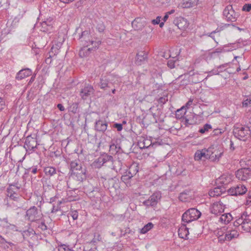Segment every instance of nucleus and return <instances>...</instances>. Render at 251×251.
<instances>
[{
  "mask_svg": "<svg viewBox=\"0 0 251 251\" xmlns=\"http://www.w3.org/2000/svg\"><path fill=\"white\" fill-rule=\"evenodd\" d=\"M86 170H80L76 172H71L72 177L67 182L68 187L71 189L77 190L81 185V183L86 179Z\"/></svg>",
  "mask_w": 251,
  "mask_h": 251,
  "instance_id": "obj_1",
  "label": "nucleus"
},
{
  "mask_svg": "<svg viewBox=\"0 0 251 251\" xmlns=\"http://www.w3.org/2000/svg\"><path fill=\"white\" fill-rule=\"evenodd\" d=\"M233 133L236 138L246 141L250 137L251 130L248 126L236 125L234 127Z\"/></svg>",
  "mask_w": 251,
  "mask_h": 251,
  "instance_id": "obj_2",
  "label": "nucleus"
},
{
  "mask_svg": "<svg viewBox=\"0 0 251 251\" xmlns=\"http://www.w3.org/2000/svg\"><path fill=\"white\" fill-rule=\"evenodd\" d=\"M80 42H82L84 46L88 47L91 45L95 49L98 48V46L101 44L100 40L94 41L90 35L88 31L85 30L82 32L79 38Z\"/></svg>",
  "mask_w": 251,
  "mask_h": 251,
  "instance_id": "obj_3",
  "label": "nucleus"
},
{
  "mask_svg": "<svg viewBox=\"0 0 251 251\" xmlns=\"http://www.w3.org/2000/svg\"><path fill=\"white\" fill-rule=\"evenodd\" d=\"M201 216V212L195 208L189 209L182 216V221L189 223L198 219Z\"/></svg>",
  "mask_w": 251,
  "mask_h": 251,
  "instance_id": "obj_4",
  "label": "nucleus"
},
{
  "mask_svg": "<svg viewBox=\"0 0 251 251\" xmlns=\"http://www.w3.org/2000/svg\"><path fill=\"white\" fill-rule=\"evenodd\" d=\"M223 16L227 22H234L236 21L239 15L234 11L231 5H228L223 11Z\"/></svg>",
  "mask_w": 251,
  "mask_h": 251,
  "instance_id": "obj_5",
  "label": "nucleus"
},
{
  "mask_svg": "<svg viewBox=\"0 0 251 251\" xmlns=\"http://www.w3.org/2000/svg\"><path fill=\"white\" fill-rule=\"evenodd\" d=\"M42 214L37 208L33 206L30 207L26 212L25 219L30 222H36L41 217Z\"/></svg>",
  "mask_w": 251,
  "mask_h": 251,
  "instance_id": "obj_6",
  "label": "nucleus"
},
{
  "mask_svg": "<svg viewBox=\"0 0 251 251\" xmlns=\"http://www.w3.org/2000/svg\"><path fill=\"white\" fill-rule=\"evenodd\" d=\"M113 157L111 155L105 153L100 156L96 159L92 164V166L94 168L100 169L106 163L112 161Z\"/></svg>",
  "mask_w": 251,
  "mask_h": 251,
  "instance_id": "obj_7",
  "label": "nucleus"
},
{
  "mask_svg": "<svg viewBox=\"0 0 251 251\" xmlns=\"http://www.w3.org/2000/svg\"><path fill=\"white\" fill-rule=\"evenodd\" d=\"M37 145L36 138L32 137L31 136H28L25 139L24 147L29 154L35 151V149L37 148Z\"/></svg>",
  "mask_w": 251,
  "mask_h": 251,
  "instance_id": "obj_8",
  "label": "nucleus"
},
{
  "mask_svg": "<svg viewBox=\"0 0 251 251\" xmlns=\"http://www.w3.org/2000/svg\"><path fill=\"white\" fill-rule=\"evenodd\" d=\"M115 78H116V76L112 74L102 76L99 83L100 87L101 89L103 90L106 89V88H110V84L115 82V81H114Z\"/></svg>",
  "mask_w": 251,
  "mask_h": 251,
  "instance_id": "obj_9",
  "label": "nucleus"
},
{
  "mask_svg": "<svg viewBox=\"0 0 251 251\" xmlns=\"http://www.w3.org/2000/svg\"><path fill=\"white\" fill-rule=\"evenodd\" d=\"M161 197V193L160 192H155L150 197L149 199L143 202V204L147 206H155L160 200Z\"/></svg>",
  "mask_w": 251,
  "mask_h": 251,
  "instance_id": "obj_10",
  "label": "nucleus"
},
{
  "mask_svg": "<svg viewBox=\"0 0 251 251\" xmlns=\"http://www.w3.org/2000/svg\"><path fill=\"white\" fill-rule=\"evenodd\" d=\"M235 175L239 180L246 181L251 178V169L249 168L240 169L236 172Z\"/></svg>",
  "mask_w": 251,
  "mask_h": 251,
  "instance_id": "obj_11",
  "label": "nucleus"
},
{
  "mask_svg": "<svg viewBox=\"0 0 251 251\" xmlns=\"http://www.w3.org/2000/svg\"><path fill=\"white\" fill-rule=\"evenodd\" d=\"M225 206L226 205L221 200L214 202L210 207V212L215 215H221L224 212Z\"/></svg>",
  "mask_w": 251,
  "mask_h": 251,
  "instance_id": "obj_12",
  "label": "nucleus"
},
{
  "mask_svg": "<svg viewBox=\"0 0 251 251\" xmlns=\"http://www.w3.org/2000/svg\"><path fill=\"white\" fill-rule=\"evenodd\" d=\"M247 191V188L243 184H238L228 189V193L232 196L242 195Z\"/></svg>",
  "mask_w": 251,
  "mask_h": 251,
  "instance_id": "obj_13",
  "label": "nucleus"
},
{
  "mask_svg": "<svg viewBox=\"0 0 251 251\" xmlns=\"http://www.w3.org/2000/svg\"><path fill=\"white\" fill-rule=\"evenodd\" d=\"M94 89L92 86L89 84L85 85L83 88L81 90L80 96L84 100H87L91 95L94 93Z\"/></svg>",
  "mask_w": 251,
  "mask_h": 251,
  "instance_id": "obj_14",
  "label": "nucleus"
},
{
  "mask_svg": "<svg viewBox=\"0 0 251 251\" xmlns=\"http://www.w3.org/2000/svg\"><path fill=\"white\" fill-rule=\"evenodd\" d=\"M232 181L231 177L229 176L222 175L216 180V183L219 186L225 190L226 186Z\"/></svg>",
  "mask_w": 251,
  "mask_h": 251,
  "instance_id": "obj_15",
  "label": "nucleus"
},
{
  "mask_svg": "<svg viewBox=\"0 0 251 251\" xmlns=\"http://www.w3.org/2000/svg\"><path fill=\"white\" fill-rule=\"evenodd\" d=\"M173 23L175 25L177 26L179 29L182 30L187 28L189 25L186 19L182 17L176 18L173 21Z\"/></svg>",
  "mask_w": 251,
  "mask_h": 251,
  "instance_id": "obj_16",
  "label": "nucleus"
},
{
  "mask_svg": "<svg viewBox=\"0 0 251 251\" xmlns=\"http://www.w3.org/2000/svg\"><path fill=\"white\" fill-rule=\"evenodd\" d=\"M239 236L238 232L235 229H232L227 227V231L225 235L224 242L225 241H231V240L236 238Z\"/></svg>",
  "mask_w": 251,
  "mask_h": 251,
  "instance_id": "obj_17",
  "label": "nucleus"
},
{
  "mask_svg": "<svg viewBox=\"0 0 251 251\" xmlns=\"http://www.w3.org/2000/svg\"><path fill=\"white\" fill-rule=\"evenodd\" d=\"M4 204L7 208H11L14 210L18 209L23 206L22 203L21 201H6L4 200Z\"/></svg>",
  "mask_w": 251,
  "mask_h": 251,
  "instance_id": "obj_18",
  "label": "nucleus"
},
{
  "mask_svg": "<svg viewBox=\"0 0 251 251\" xmlns=\"http://www.w3.org/2000/svg\"><path fill=\"white\" fill-rule=\"evenodd\" d=\"M53 19H47L41 23L40 30L44 32H50L52 28V21Z\"/></svg>",
  "mask_w": 251,
  "mask_h": 251,
  "instance_id": "obj_19",
  "label": "nucleus"
},
{
  "mask_svg": "<svg viewBox=\"0 0 251 251\" xmlns=\"http://www.w3.org/2000/svg\"><path fill=\"white\" fill-rule=\"evenodd\" d=\"M31 74L32 71L30 69L26 68L22 69L17 74L16 79L20 80L31 75Z\"/></svg>",
  "mask_w": 251,
  "mask_h": 251,
  "instance_id": "obj_20",
  "label": "nucleus"
},
{
  "mask_svg": "<svg viewBox=\"0 0 251 251\" xmlns=\"http://www.w3.org/2000/svg\"><path fill=\"white\" fill-rule=\"evenodd\" d=\"M70 172H76L83 169L82 164L79 159H75L70 162Z\"/></svg>",
  "mask_w": 251,
  "mask_h": 251,
  "instance_id": "obj_21",
  "label": "nucleus"
},
{
  "mask_svg": "<svg viewBox=\"0 0 251 251\" xmlns=\"http://www.w3.org/2000/svg\"><path fill=\"white\" fill-rule=\"evenodd\" d=\"M21 185L18 182L10 184L7 188V194H19Z\"/></svg>",
  "mask_w": 251,
  "mask_h": 251,
  "instance_id": "obj_22",
  "label": "nucleus"
},
{
  "mask_svg": "<svg viewBox=\"0 0 251 251\" xmlns=\"http://www.w3.org/2000/svg\"><path fill=\"white\" fill-rule=\"evenodd\" d=\"M107 128V123L102 120H99L95 123V129L97 131L103 133Z\"/></svg>",
  "mask_w": 251,
  "mask_h": 251,
  "instance_id": "obj_23",
  "label": "nucleus"
},
{
  "mask_svg": "<svg viewBox=\"0 0 251 251\" xmlns=\"http://www.w3.org/2000/svg\"><path fill=\"white\" fill-rule=\"evenodd\" d=\"M148 54L144 51L138 52L136 55L135 63L138 65H141L144 64L147 59Z\"/></svg>",
  "mask_w": 251,
  "mask_h": 251,
  "instance_id": "obj_24",
  "label": "nucleus"
},
{
  "mask_svg": "<svg viewBox=\"0 0 251 251\" xmlns=\"http://www.w3.org/2000/svg\"><path fill=\"white\" fill-rule=\"evenodd\" d=\"M206 149L197 150L195 153L194 159L196 161L207 159V157L208 154H205Z\"/></svg>",
  "mask_w": 251,
  "mask_h": 251,
  "instance_id": "obj_25",
  "label": "nucleus"
},
{
  "mask_svg": "<svg viewBox=\"0 0 251 251\" xmlns=\"http://www.w3.org/2000/svg\"><path fill=\"white\" fill-rule=\"evenodd\" d=\"M192 192L189 190H185L181 192L179 196V199L182 201H187L192 199Z\"/></svg>",
  "mask_w": 251,
  "mask_h": 251,
  "instance_id": "obj_26",
  "label": "nucleus"
},
{
  "mask_svg": "<svg viewBox=\"0 0 251 251\" xmlns=\"http://www.w3.org/2000/svg\"><path fill=\"white\" fill-rule=\"evenodd\" d=\"M189 234L188 228L185 225H182L178 230V234L180 238L182 239H188V236Z\"/></svg>",
  "mask_w": 251,
  "mask_h": 251,
  "instance_id": "obj_27",
  "label": "nucleus"
},
{
  "mask_svg": "<svg viewBox=\"0 0 251 251\" xmlns=\"http://www.w3.org/2000/svg\"><path fill=\"white\" fill-rule=\"evenodd\" d=\"M198 1V0H183L179 6L183 8L192 7L197 4Z\"/></svg>",
  "mask_w": 251,
  "mask_h": 251,
  "instance_id": "obj_28",
  "label": "nucleus"
},
{
  "mask_svg": "<svg viewBox=\"0 0 251 251\" xmlns=\"http://www.w3.org/2000/svg\"><path fill=\"white\" fill-rule=\"evenodd\" d=\"M227 229V226H223L222 228L218 229L217 231V236H218V241L221 243L224 242L225 235Z\"/></svg>",
  "mask_w": 251,
  "mask_h": 251,
  "instance_id": "obj_29",
  "label": "nucleus"
},
{
  "mask_svg": "<svg viewBox=\"0 0 251 251\" xmlns=\"http://www.w3.org/2000/svg\"><path fill=\"white\" fill-rule=\"evenodd\" d=\"M225 190L222 188L220 186L215 187L213 189H211L209 192V195L211 197H215L216 196H220Z\"/></svg>",
  "mask_w": 251,
  "mask_h": 251,
  "instance_id": "obj_30",
  "label": "nucleus"
},
{
  "mask_svg": "<svg viewBox=\"0 0 251 251\" xmlns=\"http://www.w3.org/2000/svg\"><path fill=\"white\" fill-rule=\"evenodd\" d=\"M95 49L93 46L88 48L87 46H84L79 50V55L81 57H84L88 56L91 50Z\"/></svg>",
  "mask_w": 251,
  "mask_h": 251,
  "instance_id": "obj_31",
  "label": "nucleus"
},
{
  "mask_svg": "<svg viewBox=\"0 0 251 251\" xmlns=\"http://www.w3.org/2000/svg\"><path fill=\"white\" fill-rule=\"evenodd\" d=\"M139 171L138 164L136 163H132L129 167L128 170L126 171V174L134 176Z\"/></svg>",
  "mask_w": 251,
  "mask_h": 251,
  "instance_id": "obj_32",
  "label": "nucleus"
},
{
  "mask_svg": "<svg viewBox=\"0 0 251 251\" xmlns=\"http://www.w3.org/2000/svg\"><path fill=\"white\" fill-rule=\"evenodd\" d=\"M132 176L129 174H127L126 172H125L124 175L121 176V180L125 183L127 187H130L131 185V179Z\"/></svg>",
  "mask_w": 251,
  "mask_h": 251,
  "instance_id": "obj_33",
  "label": "nucleus"
},
{
  "mask_svg": "<svg viewBox=\"0 0 251 251\" xmlns=\"http://www.w3.org/2000/svg\"><path fill=\"white\" fill-rule=\"evenodd\" d=\"M248 216L247 213H244L241 216V218L237 220L234 223L235 226H241L242 228L243 229V226L245 223H246L248 219Z\"/></svg>",
  "mask_w": 251,
  "mask_h": 251,
  "instance_id": "obj_34",
  "label": "nucleus"
},
{
  "mask_svg": "<svg viewBox=\"0 0 251 251\" xmlns=\"http://www.w3.org/2000/svg\"><path fill=\"white\" fill-rule=\"evenodd\" d=\"M56 169L55 167L48 166L44 168V172L46 176L50 177L56 174Z\"/></svg>",
  "mask_w": 251,
  "mask_h": 251,
  "instance_id": "obj_35",
  "label": "nucleus"
},
{
  "mask_svg": "<svg viewBox=\"0 0 251 251\" xmlns=\"http://www.w3.org/2000/svg\"><path fill=\"white\" fill-rule=\"evenodd\" d=\"M232 217L230 213L222 214L219 218V221L225 224H228L232 220Z\"/></svg>",
  "mask_w": 251,
  "mask_h": 251,
  "instance_id": "obj_36",
  "label": "nucleus"
},
{
  "mask_svg": "<svg viewBox=\"0 0 251 251\" xmlns=\"http://www.w3.org/2000/svg\"><path fill=\"white\" fill-rule=\"evenodd\" d=\"M22 198L20 194H7V198L4 199L6 201H21Z\"/></svg>",
  "mask_w": 251,
  "mask_h": 251,
  "instance_id": "obj_37",
  "label": "nucleus"
},
{
  "mask_svg": "<svg viewBox=\"0 0 251 251\" xmlns=\"http://www.w3.org/2000/svg\"><path fill=\"white\" fill-rule=\"evenodd\" d=\"M122 149L118 145H116L114 143H112L110 145L109 151L112 154H116L120 152Z\"/></svg>",
  "mask_w": 251,
  "mask_h": 251,
  "instance_id": "obj_38",
  "label": "nucleus"
},
{
  "mask_svg": "<svg viewBox=\"0 0 251 251\" xmlns=\"http://www.w3.org/2000/svg\"><path fill=\"white\" fill-rule=\"evenodd\" d=\"M109 162L112 163L113 164V170H121L123 166V163L120 160H114L113 158L112 159V161H110Z\"/></svg>",
  "mask_w": 251,
  "mask_h": 251,
  "instance_id": "obj_39",
  "label": "nucleus"
},
{
  "mask_svg": "<svg viewBox=\"0 0 251 251\" xmlns=\"http://www.w3.org/2000/svg\"><path fill=\"white\" fill-rule=\"evenodd\" d=\"M186 108L184 106L182 107L180 109H177L176 112V117L177 119H180L183 117L186 113Z\"/></svg>",
  "mask_w": 251,
  "mask_h": 251,
  "instance_id": "obj_40",
  "label": "nucleus"
},
{
  "mask_svg": "<svg viewBox=\"0 0 251 251\" xmlns=\"http://www.w3.org/2000/svg\"><path fill=\"white\" fill-rule=\"evenodd\" d=\"M35 234V232L32 229H29L27 230H25L23 233V236L24 238L26 239L29 237H32Z\"/></svg>",
  "mask_w": 251,
  "mask_h": 251,
  "instance_id": "obj_41",
  "label": "nucleus"
},
{
  "mask_svg": "<svg viewBox=\"0 0 251 251\" xmlns=\"http://www.w3.org/2000/svg\"><path fill=\"white\" fill-rule=\"evenodd\" d=\"M153 227V225L151 223H149L140 229L141 234H145Z\"/></svg>",
  "mask_w": 251,
  "mask_h": 251,
  "instance_id": "obj_42",
  "label": "nucleus"
},
{
  "mask_svg": "<svg viewBox=\"0 0 251 251\" xmlns=\"http://www.w3.org/2000/svg\"><path fill=\"white\" fill-rule=\"evenodd\" d=\"M246 222L243 224V230L247 232H251V219L249 218V216Z\"/></svg>",
  "mask_w": 251,
  "mask_h": 251,
  "instance_id": "obj_43",
  "label": "nucleus"
},
{
  "mask_svg": "<svg viewBox=\"0 0 251 251\" xmlns=\"http://www.w3.org/2000/svg\"><path fill=\"white\" fill-rule=\"evenodd\" d=\"M223 155V152H218V151L216 152L211 156L210 160L212 162H217L219 160L220 158Z\"/></svg>",
  "mask_w": 251,
  "mask_h": 251,
  "instance_id": "obj_44",
  "label": "nucleus"
},
{
  "mask_svg": "<svg viewBox=\"0 0 251 251\" xmlns=\"http://www.w3.org/2000/svg\"><path fill=\"white\" fill-rule=\"evenodd\" d=\"M112 170H109L106 174H104L103 176H101V178L103 179L104 180H112L113 178V176L112 175Z\"/></svg>",
  "mask_w": 251,
  "mask_h": 251,
  "instance_id": "obj_45",
  "label": "nucleus"
},
{
  "mask_svg": "<svg viewBox=\"0 0 251 251\" xmlns=\"http://www.w3.org/2000/svg\"><path fill=\"white\" fill-rule=\"evenodd\" d=\"M212 128V126L210 124H206L203 126L199 130L201 133H204L205 132L208 131L210 129Z\"/></svg>",
  "mask_w": 251,
  "mask_h": 251,
  "instance_id": "obj_46",
  "label": "nucleus"
},
{
  "mask_svg": "<svg viewBox=\"0 0 251 251\" xmlns=\"http://www.w3.org/2000/svg\"><path fill=\"white\" fill-rule=\"evenodd\" d=\"M213 149L214 148L211 147H210L207 149H206L205 154H208V156L206 157L207 159L210 160V158L211 157V156H212V155L214 154V153L216 152V150L213 151Z\"/></svg>",
  "mask_w": 251,
  "mask_h": 251,
  "instance_id": "obj_47",
  "label": "nucleus"
},
{
  "mask_svg": "<svg viewBox=\"0 0 251 251\" xmlns=\"http://www.w3.org/2000/svg\"><path fill=\"white\" fill-rule=\"evenodd\" d=\"M70 110L74 113H76L78 108V103L76 102H74L70 107Z\"/></svg>",
  "mask_w": 251,
  "mask_h": 251,
  "instance_id": "obj_48",
  "label": "nucleus"
},
{
  "mask_svg": "<svg viewBox=\"0 0 251 251\" xmlns=\"http://www.w3.org/2000/svg\"><path fill=\"white\" fill-rule=\"evenodd\" d=\"M96 28L100 32H102L104 30L105 27L102 22H100L98 23Z\"/></svg>",
  "mask_w": 251,
  "mask_h": 251,
  "instance_id": "obj_49",
  "label": "nucleus"
},
{
  "mask_svg": "<svg viewBox=\"0 0 251 251\" xmlns=\"http://www.w3.org/2000/svg\"><path fill=\"white\" fill-rule=\"evenodd\" d=\"M69 214L74 220H76L78 218V214L76 210L71 211Z\"/></svg>",
  "mask_w": 251,
  "mask_h": 251,
  "instance_id": "obj_50",
  "label": "nucleus"
},
{
  "mask_svg": "<svg viewBox=\"0 0 251 251\" xmlns=\"http://www.w3.org/2000/svg\"><path fill=\"white\" fill-rule=\"evenodd\" d=\"M59 251H72V250L70 249L69 246H67L65 244L61 245L59 246L58 249Z\"/></svg>",
  "mask_w": 251,
  "mask_h": 251,
  "instance_id": "obj_51",
  "label": "nucleus"
},
{
  "mask_svg": "<svg viewBox=\"0 0 251 251\" xmlns=\"http://www.w3.org/2000/svg\"><path fill=\"white\" fill-rule=\"evenodd\" d=\"M27 172L28 174L32 173L35 174L37 173L38 171V169L37 166H33L30 168H28L27 170Z\"/></svg>",
  "mask_w": 251,
  "mask_h": 251,
  "instance_id": "obj_52",
  "label": "nucleus"
},
{
  "mask_svg": "<svg viewBox=\"0 0 251 251\" xmlns=\"http://www.w3.org/2000/svg\"><path fill=\"white\" fill-rule=\"evenodd\" d=\"M175 62L176 61L174 60V59H171L168 61L167 66L170 69H173L175 67Z\"/></svg>",
  "mask_w": 251,
  "mask_h": 251,
  "instance_id": "obj_53",
  "label": "nucleus"
},
{
  "mask_svg": "<svg viewBox=\"0 0 251 251\" xmlns=\"http://www.w3.org/2000/svg\"><path fill=\"white\" fill-rule=\"evenodd\" d=\"M37 227L42 231L47 229V226L44 222H41L40 223H39Z\"/></svg>",
  "mask_w": 251,
  "mask_h": 251,
  "instance_id": "obj_54",
  "label": "nucleus"
},
{
  "mask_svg": "<svg viewBox=\"0 0 251 251\" xmlns=\"http://www.w3.org/2000/svg\"><path fill=\"white\" fill-rule=\"evenodd\" d=\"M168 101V97L167 96H164L161 97L159 98L158 100V102L159 103L164 104H165L167 101Z\"/></svg>",
  "mask_w": 251,
  "mask_h": 251,
  "instance_id": "obj_55",
  "label": "nucleus"
},
{
  "mask_svg": "<svg viewBox=\"0 0 251 251\" xmlns=\"http://www.w3.org/2000/svg\"><path fill=\"white\" fill-rule=\"evenodd\" d=\"M251 10V3L245 4L242 7V10L249 12Z\"/></svg>",
  "mask_w": 251,
  "mask_h": 251,
  "instance_id": "obj_56",
  "label": "nucleus"
},
{
  "mask_svg": "<svg viewBox=\"0 0 251 251\" xmlns=\"http://www.w3.org/2000/svg\"><path fill=\"white\" fill-rule=\"evenodd\" d=\"M223 72V70H218L217 69H213L210 72H209L210 75H217L220 74V73Z\"/></svg>",
  "mask_w": 251,
  "mask_h": 251,
  "instance_id": "obj_57",
  "label": "nucleus"
},
{
  "mask_svg": "<svg viewBox=\"0 0 251 251\" xmlns=\"http://www.w3.org/2000/svg\"><path fill=\"white\" fill-rule=\"evenodd\" d=\"M161 18L160 16H157L155 19L151 20V23L154 25L159 24L160 22Z\"/></svg>",
  "mask_w": 251,
  "mask_h": 251,
  "instance_id": "obj_58",
  "label": "nucleus"
},
{
  "mask_svg": "<svg viewBox=\"0 0 251 251\" xmlns=\"http://www.w3.org/2000/svg\"><path fill=\"white\" fill-rule=\"evenodd\" d=\"M228 65V63H225L224 64L221 65L217 67V69L218 70H223V72L226 70V68Z\"/></svg>",
  "mask_w": 251,
  "mask_h": 251,
  "instance_id": "obj_59",
  "label": "nucleus"
},
{
  "mask_svg": "<svg viewBox=\"0 0 251 251\" xmlns=\"http://www.w3.org/2000/svg\"><path fill=\"white\" fill-rule=\"evenodd\" d=\"M251 103V101L249 100V98L248 97L247 99L244 100L242 102V104L244 107H247Z\"/></svg>",
  "mask_w": 251,
  "mask_h": 251,
  "instance_id": "obj_60",
  "label": "nucleus"
},
{
  "mask_svg": "<svg viewBox=\"0 0 251 251\" xmlns=\"http://www.w3.org/2000/svg\"><path fill=\"white\" fill-rule=\"evenodd\" d=\"M114 127L117 128L118 131H120L123 129V126L121 124L116 123L114 125Z\"/></svg>",
  "mask_w": 251,
  "mask_h": 251,
  "instance_id": "obj_61",
  "label": "nucleus"
},
{
  "mask_svg": "<svg viewBox=\"0 0 251 251\" xmlns=\"http://www.w3.org/2000/svg\"><path fill=\"white\" fill-rule=\"evenodd\" d=\"M58 211H59V208L58 206L56 207L55 206H53L51 211V213H55L57 212Z\"/></svg>",
  "mask_w": 251,
  "mask_h": 251,
  "instance_id": "obj_62",
  "label": "nucleus"
},
{
  "mask_svg": "<svg viewBox=\"0 0 251 251\" xmlns=\"http://www.w3.org/2000/svg\"><path fill=\"white\" fill-rule=\"evenodd\" d=\"M193 103V100L190 99L188 102L186 103L185 106H184V108L186 107L187 108H189V107Z\"/></svg>",
  "mask_w": 251,
  "mask_h": 251,
  "instance_id": "obj_63",
  "label": "nucleus"
},
{
  "mask_svg": "<svg viewBox=\"0 0 251 251\" xmlns=\"http://www.w3.org/2000/svg\"><path fill=\"white\" fill-rule=\"evenodd\" d=\"M251 202V195L249 194L247 199H246V204L249 205Z\"/></svg>",
  "mask_w": 251,
  "mask_h": 251,
  "instance_id": "obj_64",
  "label": "nucleus"
}]
</instances>
